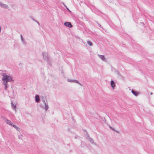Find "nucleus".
I'll use <instances>...</instances> for the list:
<instances>
[{"label":"nucleus","instance_id":"obj_1","mask_svg":"<svg viewBox=\"0 0 154 154\" xmlns=\"http://www.w3.org/2000/svg\"><path fill=\"white\" fill-rule=\"evenodd\" d=\"M12 80V78L11 76L6 74H3L2 81L3 85L5 86V90H7L8 88V82Z\"/></svg>","mask_w":154,"mask_h":154},{"label":"nucleus","instance_id":"obj_2","mask_svg":"<svg viewBox=\"0 0 154 154\" xmlns=\"http://www.w3.org/2000/svg\"><path fill=\"white\" fill-rule=\"evenodd\" d=\"M45 98L43 97H41V100L45 105V106L40 105V106L42 108L44 109L45 112L47 111L49 108L47 101H45Z\"/></svg>","mask_w":154,"mask_h":154},{"label":"nucleus","instance_id":"obj_3","mask_svg":"<svg viewBox=\"0 0 154 154\" xmlns=\"http://www.w3.org/2000/svg\"><path fill=\"white\" fill-rule=\"evenodd\" d=\"M67 81L69 82H74L75 83H77L79 84L81 86H82V85L79 82L76 80H73V79H67Z\"/></svg>","mask_w":154,"mask_h":154},{"label":"nucleus","instance_id":"obj_4","mask_svg":"<svg viewBox=\"0 0 154 154\" xmlns=\"http://www.w3.org/2000/svg\"><path fill=\"white\" fill-rule=\"evenodd\" d=\"M43 55L44 58L46 60H48V53L46 52H44L43 53Z\"/></svg>","mask_w":154,"mask_h":154},{"label":"nucleus","instance_id":"obj_5","mask_svg":"<svg viewBox=\"0 0 154 154\" xmlns=\"http://www.w3.org/2000/svg\"><path fill=\"white\" fill-rule=\"evenodd\" d=\"M97 56L98 57L101 59L104 62H106V60L104 55L98 54Z\"/></svg>","mask_w":154,"mask_h":154},{"label":"nucleus","instance_id":"obj_6","mask_svg":"<svg viewBox=\"0 0 154 154\" xmlns=\"http://www.w3.org/2000/svg\"><path fill=\"white\" fill-rule=\"evenodd\" d=\"M64 24L66 26L68 27L69 28H71L72 27V25L71 23L69 22H65L64 23Z\"/></svg>","mask_w":154,"mask_h":154},{"label":"nucleus","instance_id":"obj_7","mask_svg":"<svg viewBox=\"0 0 154 154\" xmlns=\"http://www.w3.org/2000/svg\"><path fill=\"white\" fill-rule=\"evenodd\" d=\"M110 85L111 87L113 89H115V88L116 86L115 83L113 80H112L110 82Z\"/></svg>","mask_w":154,"mask_h":154},{"label":"nucleus","instance_id":"obj_8","mask_svg":"<svg viewBox=\"0 0 154 154\" xmlns=\"http://www.w3.org/2000/svg\"><path fill=\"white\" fill-rule=\"evenodd\" d=\"M0 6L2 8H8V6L7 5L2 3L0 2Z\"/></svg>","mask_w":154,"mask_h":154},{"label":"nucleus","instance_id":"obj_9","mask_svg":"<svg viewBox=\"0 0 154 154\" xmlns=\"http://www.w3.org/2000/svg\"><path fill=\"white\" fill-rule=\"evenodd\" d=\"M87 139L91 143L93 144H94V140L91 138L88 135V136L87 137Z\"/></svg>","mask_w":154,"mask_h":154},{"label":"nucleus","instance_id":"obj_10","mask_svg":"<svg viewBox=\"0 0 154 154\" xmlns=\"http://www.w3.org/2000/svg\"><path fill=\"white\" fill-rule=\"evenodd\" d=\"M35 101L37 103L39 102L40 101V98L39 96L38 95H36L35 97Z\"/></svg>","mask_w":154,"mask_h":154},{"label":"nucleus","instance_id":"obj_11","mask_svg":"<svg viewBox=\"0 0 154 154\" xmlns=\"http://www.w3.org/2000/svg\"><path fill=\"white\" fill-rule=\"evenodd\" d=\"M132 93L135 96L137 97L139 94V92L136 91L134 90H132L131 91Z\"/></svg>","mask_w":154,"mask_h":154},{"label":"nucleus","instance_id":"obj_12","mask_svg":"<svg viewBox=\"0 0 154 154\" xmlns=\"http://www.w3.org/2000/svg\"><path fill=\"white\" fill-rule=\"evenodd\" d=\"M20 37H21V41L22 42V43L23 45H26V42H25V40L24 39L22 35H20Z\"/></svg>","mask_w":154,"mask_h":154},{"label":"nucleus","instance_id":"obj_13","mask_svg":"<svg viewBox=\"0 0 154 154\" xmlns=\"http://www.w3.org/2000/svg\"><path fill=\"white\" fill-rule=\"evenodd\" d=\"M5 122L7 123V124L10 125L11 126H12V125H13V124H12L11 123V121L7 119H6V120L5 121Z\"/></svg>","mask_w":154,"mask_h":154},{"label":"nucleus","instance_id":"obj_14","mask_svg":"<svg viewBox=\"0 0 154 154\" xmlns=\"http://www.w3.org/2000/svg\"><path fill=\"white\" fill-rule=\"evenodd\" d=\"M12 126L14 128H15L16 129V130L19 131H20V129L16 125H12Z\"/></svg>","mask_w":154,"mask_h":154},{"label":"nucleus","instance_id":"obj_15","mask_svg":"<svg viewBox=\"0 0 154 154\" xmlns=\"http://www.w3.org/2000/svg\"><path fill=\"white\" fill-rule=\"evenodd\" d=\"M11 107L12 108L14 109L15 111H16V105H14L12 102H11Z\"/></svg>","mask_w":154,"mask_h":154},{"label":"nucleus","instance_id":"obj_16","mask_svg":"<svg viewBox=\"0 0 154 154\" xmlns=\"http://www.w3.org/2000/svg\"><path fill=\"white\" fill-rule=\"evenodd\" d=\"M87 43L90 46H92L93 45L92 43L90 41H87Z\"/></svg>","mask_w":154,"mask_h":154},{"label":"nucleus","instance_id":"obj_17","mask_svg":"<svg viewBox=\"0 0 154 154\" xmlns=\"http://www.w3.org/2000/svg\"><path fill=\"white\" fill-rule=\"evenodd\" d=\"M22 135L21 134H20V135H19L18 136V138L19 139H22Z\"/></svg>","mask_w":154,"mask_h":154},{"label":"nucleus","instance_id":"obj_18","mask_svg":"<svg viewBox=\"0 0 154 154\" xmlns=\"http://www.w3.org/2000/svg\"><path fill=\"white\" fill-rule=\"evenodd\" d=\"M112 130L113 131H116V132H117L118 133H119V131H118L116 130L115 129V128H112Z\"/></svg>","mask_w":154,"mask_h":154},{"label":"nucleus","instance_id":"obj_19","mask_svg":"<svg viewBox=\"0 0 154 154\" xmlns=\"http://www.w3.org/2000/svg\"><path fill=\"white\" fill-rule=\"evenodd\" d=\"M63 5L69 11H70L69 10V9L67 7V6L64 4V3H62Z\"/></svg>","mask_w":154,"mask_h":154},{"label":"nucleus","instance_id":"obj_20","mask_svg":"<svg viewBox=\"0 0 154 154\" xmlns=\"http://www.w3.org/2000/svg\"><path fill=\"white\" fill-rule=\"evenodd\" d=\"M0 74L2 76L3 74H5V73L2 72V71L1 70H0Z\"/></svg>","mask_w":154,"mask_h":154},{"label":"nucleus","instance_id":"obj_21","mask_svg":"<svg viewBox=\"0 0 154 154\" xmlns=\"http://www.w3.org/2000/svg\"><path fill=\"white\" fill-rule=\"evenodd\" d=\"M2 119L4 120L5 121L6 120V119H7L5 118L4 116H2Z\"/></svg>","mask_w":154,"mask_h":154},{"label":"nucleus","instance_id":"obj_22","mask_svg":"<svg viewBox=\"0 0 154 154\" xmlns=\"http://www.w3.org/2000/svg\"><path fill=\"white\" fill-rule=\"evenodd\" d=\"M31 18L32 19V20H33V21H35V22L36 21V20H35L34 18H33L32 17V18Z\"/></svg>","mask_w":154,"mask_h":154},{"label":"nucleus","instance_id":"obj_23","mask_svg":"<svg viewBox=\"0 0 154 154\" xmlns=\"http://www.w3.org/2000/svg\"><path fill=\"white\" fill-rule=\"evenodd\" d=\"M35 22H36V23L38 24V25H39V23H38L37 21H36Z\"/></svg>","mask_w":154,"mask_h":154},{"label":"nucleus","instance_id":"obj_24","mask_svg":"<svg viewBox=\"0 0 154 154\" xmlns=\"http://www.w3.org/2000/svg\"><path fill=\"white\" fill-rule=\"evenodd\" d=\"M35 22H36V23L38 24V25H39V23H38L37 21H36Z\"/></svg>","mask_w":154,"mask_h":154},{"label":"nucleus","instance_id":"obj_25","mask_svg":"<svg viewBox=\"0 0 154 154\" xmlns=\"http://www.w3.org/2000/svg\"><path fill=\"white\" fill-rule=\"evenodd\" d=\"M109 128L112 129V127H111V126H109Z\"/></svg>","mask_w":154,"mask_h":154},{"label":"nucleus","instance_id":"obj_26","mask_svg":"<svg viewBox=\"0 0 154 154\" xmlns=\"http://www.w3.org/2000/svg\"><path fill=\"white\" fill-rule=\"evenodd\" d=\"M152 94H153V93H152L151 92V93H150V94H151V95H152Z\"/></svg>","mask_w":154,"mask_h":154}]
</instances>
